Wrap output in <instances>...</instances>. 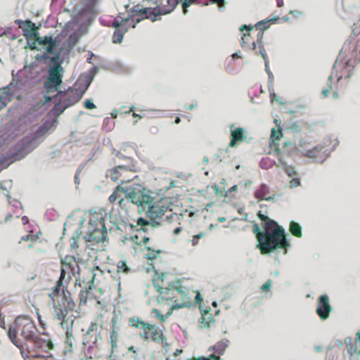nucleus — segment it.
Wrapping results in <instances>:
<instances>
[{
    "label": "nucleus",
    "mask_w": 360,
    "mask_h": 360,
    "mask_svg": "<svg viewBox=\"0 0 360 360\" xmlns=\"http://www.w3.org/2000/svg\"><path fill=\"white\" fill-rule=\"evenodd\" d=\"M258 218L262 221V226L269 228L272 230L277 228H281V226H278V224L274 220L269 219L268 217L262 214L261 212H259L257 214Z\"/></svg>",
    "instance_id": "c85d7f7f"
},
{
    "label": "nucleus",
    "mask_w": 360,
    "mask_h": 360,
    "mask_svg": "<svg viewBox=\"0 0 360 360\" xmlns=\"http://www.w3.org/2000/svg\"><path fill=\"white\" fill-rule=\"evenodd\" d=\"M15 23L17 24L23 32V35L28 42L33 40L38 35V27L35 24L30 20H16Z\"/></svg>",
    "instance_id": "f3484780"
},
{
    "label": "nucleus",
    "mask_w": 360,
    "mask_h": 360,
    "mask_svg": "<svg viewBox=\"0 0 360 360\" xmlns=\"http://www.w3.org/2000/svg\"><path fill=\"white\" fill-rule=\"evenodd\" d=\"M137 224L139 226H143L148 224V221L146 219H145L142 217H140L137 220Z\"/></svg>",
    "instance_id": "49530a36"
},
{
    "label": "nucleus",
    "mask_w": 360,
    "mask_h": 360,
    "mask_svg": "<svg viewBox=\"0 0 360 360\" xmlns=\"http://www.w3.org/2000/svg\"><path fill=\"white\" fill-rule=\"evenodd\" d=\"M230 341L227 339H223L217 342L214 346L210 347L209 350L213 351L214 355L217 356L223 355L226 349L229 347Z\"/></svg>",
    "instance_id": "bb28decb"
},
{
    "label": "nucleus",
    "mask_w": 360,
    "mask_h": 360,
    "mask_svg": "<svg viewBox=\"0 0 360 360\" xmlns=\"http://www.w3.org/2000/svg\"><path fill=\"white\" fill-rule=\"evenodd\" d=\"M244 137L243 129L242 128H237L231 131V141L229 143L230 147H234L237 141H242Z\"/></svg>",
    "instance_id": "c756f323"
},
{
    "label": "nucleus",
    "mask_w": 360,
    "mask_h": 360,
    "mask_svg": "<svg viewBox=\"0 0 360 360\" xmlns=\"http://www.w3.org/2000/svg\"><path fill=\"white\" fill-rule=\"evenodd\" d=\"M191 3H192L191 0H185L184 1L183 4H182L184 13L186 14L187 13V8H188V7L190 6Z\"/></svg>",
    "instance_id": "c03bdc74"
},
{
    "label": "nucleus",
    "mask_w": 360,
    "mask_h": 360,
    "mask_svg": "<svg viewBox=\"0 0 360 360\" xmlns=\"http://www.w3.org/2000/svg\"><path fill=\"white\" fill-rule=\"evenodd\" d=\"M149 239L148 238H144V242L146 243V241H148Z\"/></svg>",
    "instance_id": "774afa93"
},
{
    "label": "nucleus",
    "mask_w": 360,
    "mask_h": 360,
    "mask_svg": "<svg viewBox=\"0 0 360 360\" xmlns=\"http://www.w3.org/2000/svg\"><path fill=\"white\" fill-rule=\"evenodd\" d=\"M174 285L177 290V309L185 307L189 308L195 304H201L202 297L199 291L193 289L189 279H178L174 281Z\"/></svg>",
    "instance_id": "0eeeda50"
},
{
    "label": "nucleus",
    "mask_w": 360,
    "mask_h": 360,
    "mask_svg": "<svg viewBox=\"0 0 360 360\" xmlns=\"http://www.w3.org/2000/svg\"><path fill=\"white\" fill-rule=\"evenodd\" d=\"M271 286V280H268L262 287L261 290L264 292H268L270 290Z\"/></svg>",
    "instance_id": "79ce46f5"
},
{
    "label": "nucleus",
    "mask_w": 360,
    "mask_h": 360,
    "mask_svg": "<svg viewBox=\"0 0 360 360\" xmlns=\"http://www.w3.org/2000/svg\"><path fill=\"white\" fill-rule=\"evenodd\" d=\"M21 353H22V356H23V358H24L25 359H26L28 357L27 356H25V355H24V352H23L22 351L21 352Z\"/></svg>",
    "instance_id": "338daca9"
},
{
    "label": "nucleus",
    "mask_w": 360,
    "mask_h": 360,
    "mask_svg": "<svg viewBox=\"0 0 360 360\" xmlns=\"http://www.w3.org/2000/svg\"><path fill=\"white\" fill-rule=\"evenodd\" d=\"M281 136H282V130L281 129H278V130H276L275 128H273L271 129V139L273 141L280 140Z\"/></svg>",
    "instance_id": "58836bf2"
},
{
    "label": "nucleus",
    "mask_w": 360,
    "mask_h": 360,
    "mask_svg": "<svg viewBox=\"0 0 360 360\" xmlns=\"http://www.w3.org/2000/svg\"><path fill=\"white\" fill-rule=\"evenodd\" d=\"M18 333H19V330L15 326V321L13 326L10 328L9 331H8V336L14 344H16L15 340V338H16V335Z\"/></svg>",
    "instance_id": "e433bc0d"
},
{
    "label": "nucleus",
    "mask_w": 360,
    "mask_h": 360,
    "mask_svg": "<svg viewBox=\"0 0 360 360\" xmlns=\"http://www.w3.org/2000/svg\"><path fill=\"white\" fill-rule=\"evenodd\" d=\"M232 57H233V58H240V56L238 55V53H233V54L232 55Z\"/></svg>",
    "instance_id": "69168bd1"
},
{
    "label": "nucleus",
    "mask_w": 360,
    "mask_h": 360,
    "mask_svg": "<svg viewBox=\"0 0 360 360\" xmlns=\"http://www.w3.org/2000/svg\"><path fill=\"white\" fill-rule=\"evenodd\" d=\"M50 126L49 124H44L40 126L37 130L35 131L34 138H39L43 136L47 131L49 129Z\"/></svg>",
    "instance_id": "4c0bfd02"
},
{
    "label": "nucleus",
    "mask_w": 360,
    "mask_h": 360,
    "mask_svg": "<svg viewBox=\"0 0 360 360\" xmlns=\"http://www.w3.org/2000/svg\"><path fill=\"white\" fill-rule=\"evenodd\" d=\"M176 290L174 281L168 287L158 291L159 294L157 296L156 302L162 309L165 308L177 309L178 296L176 295Z\"/></svg>",
    "instance_id": "4468645a"
},
{
    "label": "nucleus",
    "mask_w": 360,
    "mask_h": 360,
    "mask_svg": "<svg viewBox=\"0 0 360 360\" xmlns=\"http://www.w3.org/2000/svg\"><path fill=\"white\" fill-rule=\"evenodd\" d=\"M84 106L86 109H94L96 108V105L93 103L92 101L90 99H86L84 102Z\"/></svg>",
    "instance_id": "a19ab883"
},
{
    "label": "nucleus",
    "mask_w": 360,
    "mask_h": 360,
    "mask_svg": "<svg viewBox=\"0 0 360 360\" xmlns=\"http://www.w3.org/2000/svg\"><path fill=\"white\" fill-rule=\"evenodd\" d=\"M98 326L96 321H93L91 323L86 333H85V338L83 342L84 345L89 344L90 347H93L94 346L96 347L98 338L100 335L99 333L94 335L92 333H96L98 331Z\"/></svg>",
    "instance_id": "412c9836"
},
{
    "label": "nucleus",
    "mask_w": 360,
    "mask_h": 360,
    "mask_svg": "<svg viewBox=\"0 0 360 360\" xmlns=\"http://www.w3.org/2000/svg\"><path fill=\"white\" fill-rule=\"evenodd\" d=\"M213 3L217 4L219 6H222L224 4V0H210Z\"/></svg>",
    "instance_id": "3c124183"
},
{
    "label": "nucleus",
    "mask_w": 360,
    "mask_h": 360,
    "mask_svg": "<svg viewBox=\"0 0 360 360\" xmlns=\"http://www.w3.org/2000/svg\"><path fill=\"white\" fill-rule=\"evenodd\" d=\"M75 263L76 261L73 256L66 255L63 259H61V264L74 266Z\"/></svg>",
    "instance_id": "ea45409f"
},
{
    "label": "nucleus",
    "mask_w": 360,
    "mask_h": 360,
    "mask_svg": "<svg viewBox=\"0 0 360 360\" xmlns=\"http://www.w3.org/2000/svg\"><path fill=\"white\" fill-rule=\"evenodd\" d=\"M30 233H31L27 234L26 236L21 237L20 241L19 243H20L21 241H31L32 243L29 245V248H33L34 246L33 243L37 242V237L33 235L32 231Z\"/></svg>",
    "instance_id": "c9c22d12"
},
{
    "label": "nucleus",
    "mask_w": 360,
    "mask_h": 360,
    "mask_svg": "<svg viewBox=\"0 0 360 360\" xmlns=\"http://www.w3.org/2000/svg\"><path fill=\"white\" fill-rule=\"evenodd\" d=\"M264 231L262 232L259 226L255 224L252 227L253 233L256 235L258 240V248L262 254H269L276 249H286L290 247V243L286 239L285 230L283 227L274 229V230L262 226Z\"/></svg>",
    "instance_id": "7ed1b4c3"
},
{
    "label": "nucleus",
    "mask_w": 360,
    "mask_h": 360,
    "mask_svg": "<svg viewBox=\"0 0 360 360\" xmlns=\"http://www.w3.org/2000/svg\"><path fill=\"white\" fill-rule=\"evenodd\" d=\"M181 122V119L179 117H176L174 121L175 124H179Z\"/></svg>",
    "instance_id": "bf43d9fd"
},
{
    "label": "nucleus",
    "mask_w": 360,
    "mask_h": 360,
    "mask_svg": "<svg viewBox=\"0 0 360 360\" xmlns=\"http://www.w3.org/2000/svg\"><path fill=\"white\" fill-rule=\"evenodd\" d=\"M172 205L169 198H162L158 200H154L152 198L150 204L146 206L148 209L146 215L158 224L171 223L178 218V215L172 211Z\"/></svg>",
    "instance_id": "423d86ee"
},
{
    "label": "nucleus",
    "mask_w": 360,
    "mask_h": 360,
    "mask_svg": "<svg viewBox=\"0 0 360 360\" xmlns=\"http://www.w3.org/2000/svg\"><path fill=\"white\" fill-rule=\"evenodd\" d=\"M130 326L140 329L139 337L146 342L152 341L162 346L165 353L169 351V344L162 329L155 324L143 321L138 317H131L129 320Z\"/></svg>",
    "instance_id": "39448f33"
},
{
    "label": "nucleus",
    "mask_w": 360,
    "mask_h": 360,
    "mask_svg": "<svg viewBox=\"0 0 360 360\" xmlns=\"http://www.w3.org/2000/svg\"><path fill=\"white\" fill-rule=\"evenodd\" d=\"M181 1L156 0V8H140V6H138L136 7L135 11L139 12L142 15H146L149 19L154 21L157 20L158 15H165L173 11Z\"/></svg>",
    "instance_id": "9b49d317"
},
{
    "label": "nucleus",
    "mask_w": 360,
    "mask_h": 360,
    "mask_svg": "<svg viewBox=\"0 0 360 360\" xmlns=\"http://www.w3.org/2000/svg\"><path fill=\"white\" fill-rule=\"evenodd\" d=\"M98 0H82L79 4L82 15H94L96 13V4Z\"/></svg>",
    "instance_id": "4be33fe9"
},
{
    "label": "nucleus",
    "mask_w": 360,
    "mask_h": 360,
    "mask_svg": "<svg viewBox=\"0 0 360 360\" xmlns=\"http://www.w3.org/2000/svg\"><path fill=\"white\" fill-rule=\"evenodd\" d=\"M166 309H167V311L166 312V314L165 315H162L160 312V310L157 309H152V313L153 314H155V316L162 322H165L166 319L167 317H169V316H171V314H172L173 311L174 309H172L171 308H165Z\"/></svg>",
    "instance_id": "473e14b6"
},
{
    "label": "nucleus",
    "mask_w": 360,
    "mask_h": 360,
    "mask_svg": "<svg viewBox=\"0 0 360 360\" xmlns=\"http://www.w3.org/2000/svg\"><path fill=\"white\" fill-rule=\"evenodd\" d=\"M214 321L212 316L209 313V311H205L201 316L200 323L205 327H210V323Z\"/></svg>",
    "instance_id": "72a5a7b5"
},
{
    "label": "nucleus",
    "mask_w": 360,
    "mask_h": 360,
    "mask_svg": "<svg viewBox=\"0 0 360 360\" xmlns=\"http://www.w3.org/2000/svg\"><path fill=\"white\" fill-rule=\"evenodd\" d=\"M86 89L87 86H82L76 82L72 87L65 91H58V93L51 96V98L55 96L58 97V103L53 106L52 110L56 111L58 115L61 114L67 108L79 101Z\"/></svg>",
    "instance_id": "6e6552de"
},
{
    "label": "nucleus",
    "mask_w": 360,
    "mask_h": 360,
    "mask_svg": "<svg viewBox=\"0 0 360 360\" xmlns=\"http://www.w3.org/2000/svg\"><path fill=\"white\" fill-rule=\"evenodd\" d=\"M75 307V303L71 297L70 292L64 291L63 295L57 300L53 308V321L59 326L65 330V350L72 352L75 343V339L72 334V328L74 320L68 317V314L72 311Z\"/></svg>",
    "instance_id": "f03ea898"
},
{
    "label": "nucleus",
    "mask_w": 360,
    "mask_h": 360,
    "mask_svg": "<svg viewBox=\"0 0 360 360\" xmlns=\"http://www.w3.org/2000/svg\"><path fill=\"white\" fill-rule=\"evenodd\" d=\"M289 230L291 234L295 237L301 238L302 236V227L298 223L295 221L290 222Z\"/></svg>",
    "instance_id": "7c9ffc66"
},
{
    "label": "nucleus",
    "mask_w": 360,
    "mask_h": 360,
    "mask_svg": "<svg viewBox=\"0 0 360 360\" xmlns=\"http://www.w3.org/2000/svg\"><path fill=\"white\" fill-rule=\"evenodd\" d=\"M148 250L149 252L146 254V256L148 259L155 258L159 253V251L151 250L149 248H148Z\"/></svg>",
    "instance_id": "37998d69"
},
{
    "label": "nucleus",
    "mask_w": 360,
    "mask_h": 360,
    "mask_svg": "<svg viewBox=\"0 0 360 360\" xmlns=\"http://www.w3.org/2000/svg\"><path fill=\"white\" fill-rule=\"evenodd\" d=\"M33 41V43L30 45L32 49H35L36 44H37L39 46H46V52L51 54L54 53V50L58 46L57 41L54 40L52 37L45 36L44 37H41L39 33L38 35L34 38Z\"/></svg>",
    "instance_id": "a211bd4d"
},
{
    "label": "nucleus",
    "mask_w": 360,
    "mask_h": 360,
    "mask_svg": "<svg viewBox=\"0 0 360 360\" xmlns=\"http://www.w3.org/2000/svg\"><path fill=\"white\" fill-rule=\"evenodd\" d=\"M129 350L131 351V352H136V350H135V348L134 346H131L129 347Z\"/></svg>",
    "instance_id": "052dcab7"
},
{
    "label": "nucleus",
    "mask_w": 360,
    "mask_h": 360,
    "mask_svg": "<svg viewBox=\"0 0 360 360\" xmlns=\"http://www.w3.org/2000/svg\"><path fill=\"white\" fill-rule=\"evenodd\" d=\"M332 307L329 302V297L327 295H321L317 300V308L316 312L319 318L326 320L329 317Z\"/></svg>",
    "instance_id": "6ab92c4d"
},
{
    "label": "nucleus",
    "mask_w": 360,
    "mask_h": 360,
    "mask_svg": "<svg viewBox=\"0 0 360 360\" xmlns=\"http://www.w3.org/2000/svg\"><path fill=\"white\" fill-rule=\"evenodd\" d=\"M105 217L102 213L91 214L86 239L89 242L98 243L103 241L106 233Z\"/></svg>",
    "instance_id": "9d476101"
},
{
    "label": "nucleus",
    "mask_w": 360,
    "mask_h": 360,
    "mask_svg": "<svg viewBox=\"0 0 360 360\" xmlns=\"http://www.w3.org/2000/svg\"><path fill=\"white\" fill-rule=\"evenodd\" d=\"M119 338V328L117 326L115 320H113L111 330L109 335L110 344L111 347V353H113L115 349L117 347Z\"/></svg>",
    "instance_id": "393cba45"
},
{
    "label": "nucleus",
    "mask_w": 360,
    "mask_h": 360,
    "mask_svg": "<svg viewBox=\"0 0 360 360\" xmlns=\"http://www.w3.org/2000/svg\"><path fill=\"white\" fill-rule=\"evenodd\" d=\"M286 172L289 174V176H291L295 173V171L292 167H288L286 169Z\"/></svg>",
    "instance_id": "603ef678"
},
{
    "label": "nucleus",
    "mask_w": 360,
    "mask_h": 360,
    "mask_svg": "<svg viewBox=\"0 0 360 360\" xmlns=\"http://www.w3.org/2000/svg\"><path fill=\"white\" fill-rule=\"evenodd\" d=\"M349 49V46L347 44H345L340 52L339 57L333 65L332 74L328 77V86L322 89L321 94L323 98L328 97L332 93L333 97L337 98L338 97L337 84L343 77L346 78L349 77L352 69L354 68L356 64L360 63V41H358L353 50L354 56L348 59L347 62L343 64L341 60V56L345 54Z\"/></svg>",
    "instance_id": "f257e3e1"
},
{
    "label": "nucleus",
    "mask_w": 360,
    "mask_h": 360,
    "mask_svg": "<svg viewBox=\"0 0 360 360\" xmlns=\"http://www.w3.org/2000/svg\"><path fill=\"white\" fill-rule=\"evenodd\" d=\"M182 353V350L179 349H176V351L174 352V356H179Z\"/></svg>",
    "instance_id": "5fc2aeb1"
},
{
    "label": "nucleus",
    "mask_w": 360,
    "mask_h": 360,
    "mask_svg": "<svg viewBox=\"0 0 360 360\" xmlns=\"http://www.w3.org/2000/svg\"><path fill=\"white\" fill-rule=\"evenodd\" d=\"M132 116L135 118L141 119L142 117L135 112L133 113Z\"/></svg>",
    "instance_id": "13d9d810"
},
{
    "label": "nucleus",
    "mask_w": 360,
    "mask_h": 360,
    "mask_svg": "<svg viewBox=\"0 0 360 360\" xmlns=\"http://www.w3.org/2000/svg\"><path fill=\"white\" fill-rule=\"evenodd\" d=\"M181 231V227H178V228H176V229H175L174 230V233L175 235H176V234H178Z\"/></svg>",
    "instance_id": "4d7b16f0"
},
{
    "label": "nucleus",
    "mask_w": 360,
    "mask_h": 360,
    "mask_svg": "<svg viewBox=\"0 0 360 360\" xmlns=\"http://www.w3.org/2000/svg\"><path fill=\"white\" fill-rule=\"evenodd\" d=\"M125 198L133 204L146 209L147 204H150L152 197L148 195L145 188L139 184H133L125 186Z\"/></svg>",
    "instance_id": "ddd939ff"
},
{
    "label": "nucleus",
    "mask_w": 360,
    "mask_h": 360,
    "mask_svg": "<svg viewBox=\"0 0 360 360\" xmlns=\"http://www.w3.org/2000/svg\"><path fill=\"white\" fill-rule=\"evenodd\" d=\"M231 191H236L237 190V186H233L230 188Z\"/></svg>",
    "instance_id": "0e129e2a"
},
{
    "label": "nucleus",
    "mask_w": 360,
    "mask_h": 360,
    "mask_svg": "<svg viewBox=\"0 0 360 360\" xmlns=\"http://www.w3.org/2000/svg\"><path fill=\"white\" fill-rule=\"evenodd\" d=\"M78 238H72V242L71 243V248L72 249H76L79 247L78 242H77Z\"/></svg>",
    "instance_id": "09e8293b"
},
{
    "label": "nucleus",
    "mask_w": 360,
    "mask_h": 360,
    "mask_svg": "<svg viewBox=\"0 0 360 360\" xmlns=\"http://www.w3.org/2000/svg\"><path fill=\"white\" fill-rule=\"evenodd\" d=\"M276 18L268 20H262L255 24L254 27L243 25L240 27V30L245 33L243 34L240 39V46L243 49L255 50L258 46L259 54L262 56L265 62L266 68H268V58L263 46L264 31L269 27V23L271 21L276 20Z\"/></svg>",
    "instance_id": "20e7f679"
},
{
    "label": "nucleus",
    "mask_w": 360,
    "mask_h": 360,
    "mask_svg": "<svg viewBox=\"0 0 360 360\" xmlns=\"http://www.w3.org/2000/svg\"><path fill=\"white\" fill-rule=\"evenodd\" d=\"M116 30L112 36V42L115 44H120L123 40V36L126 33V29L123 30L121 27H115Z\"/></svg>",
    "instance_id": "2f4dec72"
},
{
    "label": "nucleus",
    "mask_w": 360,
    "mask_h": 360,
    "mask_svg": "<svg viewBox=\"0 0 360 360\" xmlns=\"http://www.w3.org/2000/svg\"><path fill=\"white\" fill-rule=\"evenodd\" d=\"M255 196L259 200L271 201L275 198V194L270 190L269 187L262 184L255 191Z\"/></svg>",
    "instance_id": "5701e85b"
},
{
    "label": "nucleus",
    "mask_w": 360,
    "mask_h": 360,
    "mask_svg": "<svg viewBox=\"0 0 360 360\" xmlns=\"http://www.w3.org/2000/svg\"><path fill=\"white\" fill-rule=\"evenodd\" d=\"M117 272L123 273L124 274H128L131 272V269L128 266V265L126 263V261L122 260L120 261L117 264Z\"/></svg>",
    "instance_id": "f704fd0d"
},
{
    "label": "nucleus",
    "mask_w": 360,
    "mask_h": 360,
    "mask_svg": "<svg viewBox=\"0 0 360 360\" xmlns=\"http://www.w3.org/2000/svg\"><path fill=\"white\" fill-rule=\"evenodd\" d=\"M138 6L139 5H136L134 7L131 15H129L127 18H124L120 15L117 16L112 22V27H121L123 30L126 29L127 32L129 28H134L136 25L142 19L148 18L146 15H142L139 12L135 11V8Z\"/></svg>",
    "instance_id": "2eb2a0df"
},
{
    "label": "nucleus",
    "mask_w": 360,
    "mask_h": 360,
    "mask_svg": "<svg viewBox=\"0 0 360 360\" xmlns=\"http://www.w3.org/2000/svg\"><path fill=\"white\" fill-rule=\"evenodd\" d=\"M290 187H297L300 185V181L298 179H292L290 182Z\"/></svg>",
    "instance_id": "de8ad7c7"
},
{
    "label": "nucleus",
    "mask_w": 360,
    "mask_h": 360,
    "mask_svg": "<svg viewBox=\"0 0 360 360\" xmlns=\"http://www.w3.org/2000/svg\"><path fill=\"white\" fill-rule=\"evenodd\" d=\"M167 274H155L153 278V283L157 291H159V290H162L169 286L170 283H169V281H167Z\"/></svg>",
    "instance_id": "a878e982"
},
{
    "label": "nucleus",
    "mask_w": 360,
    "mask_h": 360,
    "mask_svg": "<svg viewBox=\"0 0 360 360\" xmlns=\"http://www.w3.org/2000/svg\"><path fill=\"white\" fill-rule=\"evenodd\" d=\"M74 270L73 265L61 264L60 278L56 285L53 288L52 292L49 294V297L53 301V304L63 295L64 291L69 292L65 285L68 284L74 276Z\"/></svg>",
    "instance_id": "f8f14e48"
},
{
    "label": "nucleus",
    "mask_w": 360,
    "mask_h": 360,
    "mask_svg": "<svg viewBox=\"0 0 360 360\" xmlns=\"http://www.w3.org/2000/svg\"><path fill=\"white\" fill-rule=\"evenodd\" d=\"M324 148L322 146H315L311 150L306 152V155L309 158H313L316 162L323 161L324 158Z\"/></svg>",
    "instance_id": "cd10ccee"
},
{
    "label": "nucleus",
    "mask_w": 360,
    "mask_h": 360,
    "mask_svg": "<svg viewBox=\"0 0 360 360\" xmlns=\"http://www.w3.org/2000/svg\"><path fill=\"white\" fill-rule=\"evenodd\" d=\"M200 237V236L199 235V236H195V237L193 239V240H192V242H193V245H196V244H197V239H198Z\"/></svg>",
    "instance_id": "6e6d98bb"
},
{
    "label": "nucleus",
    "mask_w": 360,
    "mask_h": 360,
    "mask_svg": "<svg viewBox=\"0 0 360 360\" xmlns=\"http://www.w3.org/2000/svg\"><path fill=\"white\" fill-rule=\"evenodd\" d=\"M124 189L125 187L117 186L108 198L109 202L111 204L117 202L122 209H126L128 201H126L124 198L125 197Z\"/></svg>",
    "instance_id": "aec40b11"
},
{
    "label": "nucleus",
    "mask_w": 360,
    "mask_h": 360,
    "mask_svg": "<svg viewBox=\"0 0 360 360\" xmlns=\"http://www.w3.org/2000/svg\"><path fill=\"white\" fill-rule=\"evenodd\" d=\"M22 220V222H23L24 224H25L27 222V221H28L27 218L26 217H23Z\"/></svg>",
    "instance_id": "680f3d73"
},
{
    "label": "nucleus",
    "mask_w": 360,
    "mask_h": 360,
    "mask_svg": "<svg viewBox=\"0 0 360 360\" xmlns=\"http://www.w3.org/2000/svg\"><path fill=\"white\" fill-rule=\"evenodd\" d=\"M133 109H134V107H133V106H131V107L129 108V110H128V111H126L125 112H126V113H129V112H132V111H133Z\"/></svg>",
    "instance_id": "e2e57ef3"
},
{
    "label": "nucleus",
    "mask_w": 360,
    "mask_h": 360,
    "mask_svg": "<svg viewBox=\"0 0 360 360\" xmlns=\"http://www.w3.org/2000/svg\"><path fill=\"white\" fill-rule=\"evenodd\" d=\"M127 172H128V169L126 166H117L108 171L107 176L110 178L113 181H120L123 182L125 181V179H122V176L123 173Z\"/></svg>",
    "instance_id": "b1692460"
},
{
    "label": "nucleus",
    "mask_w": 360,
    "mask_h": 360,
    "mask_svg": "<svg viewBox=\"0 0 360 360\" xmlns=\"http://www.w3.org/2000/svg\"><path fill=\"white\" fill-rule=\"evenodd\" d=\"M87 295V292L81 291L80 303H85L86 302Z\"/></svg>",
    "instance_id": "a18cd8bd"
},
{
    "label": "nucleus",
    "mask_w": 360,
    "mask_h": 360,
    "mask_svg": "<svg viewBox=\"0 0 360 360\" xmlns=\"http://www.w3.org/2000/svg\"><path fill=\"white\" fill-rule=\"evenodd\" d=\"M64 70L60 63H56L48 70V77L44 84L45 101L51 100V96L58 92L63 82Z\"/></svg>",
    "instance_id": "1a4fd4ad"
},
{
    "label": "nucleus",
    "mask_w": 360,
    "mask_h": 360,
    "mask_svg": "<svg viewBox=\"0 0 360 360\" xmlns=\"http://www.w3.org/2000/svg\"><path fill=\"white\" fill-rule=\"evenodd\" d=\"M37 319H38V321H39L41 326L44 328H45V323L42 320L41 316L39 314V312H37Z\"/></svg>",
    "instance_id": "8fccbe9b"
},
{
    "label": "nucleus",
    "mask_w": 360,
    "mask_h": 360,
    "mask_svg": "<svg viewBox=\"0 0 360 360\" xmlns=\"http://www.w3.org/2000/svg\"><path fill=\"white\" fill-rule=\"evenodd\" d=\"M276 4H277V6L278 7H282L284 4V2H283V0H276Z\"/></svg>",
    "instance_id": "864d4df0"
},
{
    "label": "nucleus",
    "mask_w": 360,
    "mask_h": 360,
    "mask_svg": "<svg viewBox=\"0 0 360 360\" xmlns=\"http://www.w3.org/2000/svg\"><path fill=\"white\" fill-rule=\"evenodd\" d=\"M15 326L19 334L28 342L37 335L35 332V325L32 320L27 316H20L15 319Z\"/></svg>",
    "instance_id": "dca6fc26"
}]
</instances>
